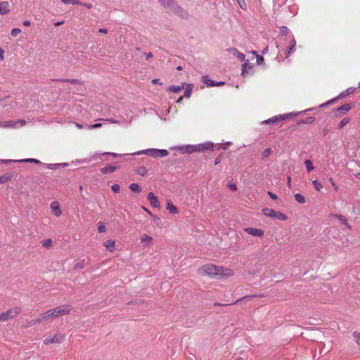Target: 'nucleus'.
<instances>
[{
  "instance_id": "obj_1",
  "label": "nucleus",
  "mask_w": 360,
  "mask_h": 360,
  "mask_svg": "<svg viewBox=\"0 0 360 360\" xmlns=\"http://www.w3.org/2000/svg\"><path fill=\"white\" fill-rule=\"evenodd\" d=\"M71 310L72 306L70 304H63L54 309L47 310L46 312L43 313L42 319L47 320L65 316L69 314Z\"/></svg>"
},
{
  "instance_id": "obj_2",
  "label": "nucleus",
  "mask_w": 360,
  "mask_h": 360,
  "mask_svg": "<svg viewBox=\"0 0 360 360\" xmlns=\"http://www.w3.org/2000/svg\"><path fill=\"white\" fill-rule=\"evenodd\" d=\"M201 274L210 276H217L219 274H223V267H219L212 264H207L201 266L199 269Z\"/></svg>"
},
{
  "instance_id": "obj_3",
  "label": "nucleus",
  "mask_w": 360,
  "mask_h": 360,
  "mask_svg": "<svg viewBox=\"0 0 360 360\" xmlns=\"http://www.w3.org/2000/svg\"><path fill=\"white\" fill-rule=\"evenodd\" d=\"M214 143L212 142H206L197 145H189L186 146V151L188 153L196 152H205L207 150H212L214 148Z\"/></svg>"
},
{
  "instance_id": "obj_4",
  "label": "nucleus",
  "mask_w": 360,
  "mask_h": 360,
  "mask_svg": "<svg viewBox=\"0 0 360 360\" xmlns=\"http://www.w3.org/2000/svg\"><path fill=\"white\" fill-rule=\"evenodd\" d=\"M263 214L269 217L278 219L281 221H285L288 219L287 216L279 211H276L273 209L264 208L262 210Z\"/></svg>"
},
{
  "instance_id": "obj_5",
  "label": "nucleus",
  "mask_w": 360,
  "mask_h": 360,
  "mask_svg": "<svg viewBox=\"0 0 360 360\" xmlns=\"http://www.w3.org/2000/svg\"><path fill=\"white\" fill-rule=\"evenodd\" d=\"M19 311L18 308H14L0 314V321H6L10 319L14 318L19 314Z\"/></svg>"
},
{
  "instance_id": "obj_6",
  "label": "nucleus",
  "mask_w": 360,
  "mask_h": 360,
  "mask_svg": "<svg viewBox=\"0 0 360 360\" xmlns=\"http://www.w3.org/2000/svg\"><path fill=\"white\" fill-rule=\"evenodd\" d=\"M288 117L286 115H280L277 116H274L268 120H266L262 122L263 124H276L278 122L285 120Z\"/></svg>"
},
{
  "instance_id": "obj_7",
  "label": "nucleus",
  "mask_w": 360,
  "mask_h": 360,
  "mask_svg": "<svg viewBox=\"0 0 360 360\" xmlns=\"http://www.w3.org/2000/svg\"><path fill=\"white\" fill-rule=\"evenodd\" d=\"M243 231L250 235H252L253 236H257V237H262L264 233V232L262 229L252 228V227L244 228Z\"/></svg>"
},
{
  "instance_id": "obj_8",
  "label": "nucleus",
  "mask_w": 360,
  "mask_h": 360,
  "mask_svg": "<svg viewBox=\"0 0 360 360\" xmlns=\"http://www.w3.org/2000/svg\"><path fill=\"white\" fill-rule=\"evenodd\" d=\"M65 338L64 336H60L58 335H53V337H49L46 338L44 340V344L45 345H49V344H53V343H61L64 340Z\"/></svg>"
},
{
  "instance_id": "obj_9",
  "label": "nucleus",
  "mask_w": 360,
  "mask_h": 360,
  "mask_svg": "<svg viewBox=\"0 0 360 360\" xmlns=\"http://www.w3.org/2000/svg\"><path fill=\"white\" fill-rule=\"evenodd\" d=\"M50 207H51V210L53 214L56 217H59L61 216L62 211L60 210V205L58 201H53L51 203Z\"/></svg>"
},
{
  "instance_id": "obj_10",
  "label": "nucleus",
  "mask_w": 360,
  "mask_h": 360,
  "mask_svg": "<svg viewBox=\"0 0 360 360\" xmlns=\"http://www.w3.org/2000/svg\"><path fill=\"white\" fill-rule=\"evenodd\" d=\"M140 240H141V243L143 244V246L144 248L146 247H150L152 245V242L153 240V238L148 236V234L146 233H144L143 235H141V238H140Z\"/></svg>"
},
{
  "instance_id": "obj_11",
  "label": "nucleus",
  "mask_w": 360,
  "mask_h": 360,
  "mask_svg": "<svg viewBox=\"0 0 360 360\" xmlns=\"http://www.w3.org/2000/svg\"><path fill=\"white\" fill-rule=\"evenodd\" d=\"M148 200L149 201L150 204L153 207L158 208L160 207V202L158 199V197L155 196L153 193L150 192L148 194Z\"/></svg>"
},
{
  "instance_id": "obj_12",
  "label": "nucleus",
  "mask_w": 360,
  "mask_h": 360,
  "mask_svg": "<svg viewBox=\"0 0 360 360\" xmlns=\"http://www.w3.org/2000/svg\"><path fill=\"white\" fill-rule=\"evenodd\" d=\"M148 152H150L153 157H166L168 155V151L167 150H146L143 151V153H148Z\"/></svg>"
},
{
  "instance_id": "obj_13",
  "label": "nucleus",
  "mask_w": 360,
  "mask_h": 360,
  "mask_svg": "<svg viewBox=\"0 0 360 360\" xmlns=\"http://www.w3.org/2000/svg\"><path fill=\"white\" fill-rule=\"evenodd\" d=\"M227 51L234 55L236 57H237L240 61L245 60V56L244 53L240 52L236 48H230L227 49Z\"/></svg>"
},
{
  "instance_id": "obj_14",
  "label": "nucleus",
  "mask_w": 360,
  "mask_h": 360,
  "mask_svg": "<svg viewBox=\"0 0 360 360\" xmlns=\"http://www.w3.org/2000/svg\"><path fill=\"white\" fill-rule=\"evenodd\" d=\"M10 12L9 3L6 1L0 2V14L6 15Z\"/></svg>"
},
{
  "instance_id": "obj_15",
  "label": "nucleus",
  "mask_w": 360,
  "mask_h": 360,
  "mask_svg": "<svg viewBox=\"0 0 360 360\" xmlns=\"http://www.w3.org/2000/svg\"><path fill=\"white\" fill-rule=\"evenodd\" d=\"M330 217L331 219H337V220H338L340 222L341 224H342L344 226H346L347 227H349V225H348L347 219L344 216L340 215V214H330Z\"/></svg>"
},
{
  "instance_id": "obj_16",
  "label": "nucleus",
  "mask_w": 360,
  "mask_h": 360,
  "mask_svg": "<svg viewBox=\"0 0 360 360\" xmlns=\"http://www.w3.org/2000/svg\"><path fill=\"white\" fill-rule=\"evenodd\" d=\"M4 162H12L13 160H3ZM15 162H30V163H35V164H42L39 160L37 159H34V158H27V159H22V160H15Z\"/></svg>"
},
{
  "instance_id": "obj_17",
  "label": "nucleus",
  "mask_w": 360,
  "mask_h": 360,
  "mask_svg": "<svg viewBox=\"0 0 360 360\" xmlns=\"http://www.w3.org/2000/svg\"><path fill=\"white\" fill-rule=\"evenodd\" d=\"M352 108L351 104H345L337 109V112L340 115H344Z\"/></svg>"
},
{
  "instance_id": "obj_18",
  "label": "nucleus",
  "mask_w": 360,
  "mask_h": 360,
  "mask_svg": "<svg viewBox=\"0 0 360 360\" xmlns=\"http://www.w3.org/2000/svg\"><path fill=\"white\" fill-rule=\"evenodd\" d=\"M12 177L13 174L11 173H6L0 176V184L8 181Z\"/></svg>"
},
{
  "instance_id": "obj_19",
  "label": "nucleus",
  "mask_w": 360,
  "mask_h": 360,
  "mask_svg": "<svg viewBox=\"0 0 360 360\" xmlns=\"http://www.w3.org/2000/svg\"><path fill=\"white\" fill-rule=\"evenodd\" d=\"M167 210L171 213V214H176L178 212L177 208L175 205H174L170 201L167 202Z\"/></svg>"
},
{
  "instance_id": "obj_20",
  "label": "nucleus",
  "mask_w": 360,
  "mask_h": 360,
  "mask_svg": "<svg viewBox=\"0 0 360 360\" xmlns=\"http://www.w3.org/2000/svg\"><path fill=\"white\" fill-rule=\"evenodd\" d=\"M48 169H58L62 166H67V163L63 164H44Z\"/></svg>"
},
{
  "instance_id": "obj_21",
  "label": "nucleus",
  "mask_w": 360,
  "mask_h": 360,
  "mask_svg": "<svg viewBox=\"0 0 360 360\" xmlns=\"http://www.w3.org/2000/svg\"><path fill=\"white\" fill-rule=\"evenodd\" d=\"M185 85H186V88L184 91V96L186 98H190L193 85L191 84H186Z\"/></svg>"
},
{
  "instance_id": "obj_22",
  "label": "nucleus",
  "mask_w": 360,
  "mask_h": 360,
  "mask_svg": "<svg viewBox=\"0 0 360 360\" xmlns=\"http://www.w3.org/2000/svg\"><path fill=\"white\" fill-rule=\"evenodd\" d=\"M129 189L134 193H140L141 191V186L136 183H132L129 185Z\"/></svg>"
},
{
  "instance_id": "obj_23",
  "label": "nucleus",
  "mask_w": 360,
  "mask_h": 360,
  "mask_svg": "<svg viewBox=\"0 0 360 360\" xmlns=\"http://www.w3.org/2000/svg\"><path fill=\"white\" fill-rule=\"evenodd\" d=\"M186 84H183L182 86H171L169 89V91L174 92V93H178L180 91H181L184 88V85Z\"/></svg>"
},
{
  "instance_id": "obj_24",
  "label": "nucleus",
  "mask_w": 360,
  "mask_h": 360,
  "mask_svg": "<svg viewBox=\"0 0 360 360\" xmlns=\"http://www.w3.org/2000/svg\"><path fill=\"white\" fill-rule=\"evenodd\" d=\"M42 316H43V314H41L37 319L31 320L29 322V325L33 326V325L41 323L42 321L45 320V319H42Z\"/></svg>"
},
{
  "instance_id": "obj_25",
  "label": "nucleus",
  "mask_w": 360,
  "mask_h": 360,
  "mask_svg": "<svg viewBox=\"0 0 360 360\" xmlns=\"http://www.w3.org/2000/svg\"><path fill=\"white\" fill-rule=\"evenodd\" d=\"M203 82L209 86H216V84L214 81L209 79L207 76H205L202 77Z\"/></svg>"
},
{
  "instance_id": "obj_26",
  "label": "nucleus",
  "mask_w": 360,
  "mask_h": 360,
  "mask_svg": "<svg viewBox=\"0 0 360 360\" xmlns=\"http://www.w3.org/2000/svg\"><path fill=\"white\" fill-rule=\"evenodd\" d=\"M304 165L306 166V169L308 172H310L311 171H312L314 169L312 162L309 160H306L304 161Z\"/></svg>"
},
{
  "instance_id": "obj_27",
  "label": "nucleus",
  "mask_w": 360,
  "mask_h": 360,
  "mask_svg": "<svg viewBox=\"0 0 360 360\" xmlns=\"http://www.w3.org/2000/svg\"><path fill=\"white\" fill-rule=\"evenodd\" d=\"M295 44H296V41L292 38L290 41V45L288 47L286 57H288L289 56V54L292 51V50L294 49V47L295 46Z\"/></svg>"
},
{
  "instance_id": "obj_28",
  "label": "nucleus",
  "mask_w": 360,
  "mask_h": 360,
  "mask_svg": "<svg viewBox=\"0 0 360 360\" xmlns=\"http://www.w3.org/2000/svg\"><path fill=\"white\" fill-rule=\"evenodd\" d=\"M295 200L299 202V203H304L305 202V198L303 195L300 194V193H296L295 195Z\"/></svg>"
},
{
  "instance_id": "obj_29",
  "label": "nucleus",
  "mask_w": 360,
  "mask_h": 360,
  "mask_svg": "<svg viewBox=\"0 0 360 360\" xmlns=\"http://www.w3.org/2000/svg\"><path fill=\"white\" fill-rule=\"evenodd\" d=\"M41 244H42L43 247L46 248H49L52 245L53 241L51 239L48 238V239L44 240L41 242Z\"/></svg>"
},
{
  "instance_id": "obj_30",
  "label": "nucleus",
  "mask_w": 360,
  "mask_h": 360,
  "mask_svg": "<svg viewBox=\"0 0 360 360\" xmlns=\"http://www.w3.org/2000/svg\"><path fill=\"white\" fill-rule=\"evenodd\" d=\"M223 270H224V273L223 274H219L218 275H223V276H226L230 277V276H232L234 274L233 271L231 270V269L223 268Z\"/></svg>"
},
{
  "instance_id": "obj_31",
  "label": "nucleus",
  "mask_w": 360,
  "mask_h": 360,
  "mask_svg": "<svg viewBox=\"0 0 360 360\" xmlns=\"http://www.w3.org/2000/svg\"><path fill=\"white\" fill-rule=\"evenodd\" d=\"M102 125L103 124L101 123H96L94 124H86L85 128H86L89 130H91L94 129L99 128V127H102Z\"/></svg>"
},
{
  "instance_id": "obj_32",
  "label": "nucleus",
  "mask_w": 360,
  "mask_h": 360,
  "mask_svg": "<svg viewBox=\"0 0 360 360\" xmlns=\"http://www.w3.org/2000/svg\"><path fill=\"white\" fill-rule=\"evenodd\" d=\"M312 184L317 191H320L323 188L322 184L317 180L312 181Z\"/></svg>"
},
{
  "instance_id": "obj_33",
  "label": "nucleus",
  "mask_w": 360,
  "mask_h": 360,
  "mask_svg": "<svg viewBox=\"0 0 360 360\" xmlns=\"http://www.w3.org/2000/svg\"><path fill=\"white\" fill-rule=\"evenodd\" d=\"M314 121H315V117H306L304 120H302L301 122L303 123V124H311Z\"/></svg>"
},
{
  "instance_id": "obj_34",
  "label": "nucleus",
  "mask_w": 360,
  "mask_h": 360,
  "mask_svg": "<svg viewBox=\"0 0 360 360\" xmlns=\"http://www.w3.org/2000/svg\"><path fill=\"white\" fill-rule=\"evenodd\" d=\"M101 172L103 174L112 173V165H108V166L102 168L101 169Z\"/></svg>"
},
{
  "instance_id": "obj_35",
  "label": "nucleus",
  "mask_w": 360,
  "mask_h": 360,
  "mask_svg": "<svg viewBox=\"0 0 360 360\" xmlns=\"http://www.w3.org/2000/svg\"><path fill=\"white\" fill-rule=\"evenodd\" d=\"M60 1L65 4H72V5L80 4V1H79L77 0H60Z\"/></svg>"
},
{
  "instance_id": "obj_36",
  "label": "nucleus",
  "mask_w": 360,
  "mask_h": 360,
  "mask_svg": "<svg viewBox=\"0 0 360 360\" xmlns=\"http://www.w3.org/2000/svg\"><path fill=\"white\" fill-rule=\"evenodd\" d=\"M98 231L99 233H104L106 231V227L105 224L99 222L98 224Z\"/></svg>"
},
{
  "instance_id": "obj_37",
  "label": "nucleus",
  "mask_w": 360,
  "mask_h": 360,
  "mask_svg": "<svg viewBox=\"0 0 360 360\" xmlns=\"http://www.w3.org/2000/svg\"><path fill=\"white\" fill-rule=\"evenodd\" d=\"M349 118H344L339 124V128L340 129H342L345 126H346L349 122Z\"/></svg>"
},
{
  "instance_id": "obj_38",
  "label": "nucleus",
  "mask_w": 360,
  "mask_h": 360,
  "mask_svg": "<svg viewBox=\"0 0 360 360\" xmlns=\"http://www.w3.org/2000/svg\"><path fill=\"white\" fill-rule=\"evenodd\" d=\"M21 32V30L19 29V28H13L12 29L11 32V35L13 37H15L16 36H18L20 33Z\"/></svg>"
},
{
  "instance_id": "obj_39",
  "label": "nucleus",
  "mask_w": 360,
  "mask_h": 360,
  "mask_svg": "<svg viewBox=\"0 0 360 360\" xmlns=\"http://www.w3.org/2000/svg\"><path fill=\"white\" fill-rule=\"evenodd\" d=\"M65 82H68L72 84H82V82L76 79H67V80H65Z\"/></svg>"
},
{
  "instance_id": "obj_40",
  "label": "nucleus",
  "mask_w": 360,
  "mask_h": 360,
  "mask_svg": "<svg viewBox=\"0 0 360 360\" xmlns=\"http://www.w3.org/2000/svg\"><path fill=\"white\" fill-rule=\"evenodd\" d=\"M271 153V148H266L265 149L262 154V158H265L269 157Z\"/></svg>"
},
{
  "instance_id": "obj_41",
  "label": "nucleus",
  "mask_w": 360,
  "mask_h": 360,
  "mask_svg": "<svg viewBox=\"0 0 360 360\" xmlns=\"http://www.w3.org/2000/svg\"><path fill=\"white\" fill-rule=\"evenodd\" d=\"M105 246L109 251H112V240H108L105 243Z\"/></svg>"
},
{
  "instance_id": "obj_42",
  "label": "nucleus",
  "mask_w": 360,
  "mask_h": 360,
  "mask_svg": "<svg viewBox=\"0 0 360 360\" xmlns=\"http://www.w3.org/2000/svg\"><path fill=\"white\" fill-rule=\"evenodd\" d=\"M165 6H170L172 4V0H160Z\"/></svg>"
},
{
  "instance_id": "obj_43",
  "label": "nucleus",
  "mask_w": 360,
  "mask_h": 360,
  "mask_svg": "<svg viewBox=\"0 0 360 360\" xmlns=\"http://www.w3.org/2000/svg\"><path fill=\"white\" fill-rule=\"evenodd\" d=\"M139 174L144 176L146 173V169L145 167H139L137 170Z\"/></svg>"
},
{
  "instance_id": "obj_44",
  "label": "nucleus",
  "mask_w": 360,
  "mask_h": 360,
  "mask_svg": "<svg viewBox=\"0 0 360 360\" xmlns=\"http://www.w3.org/2000/svg\"><path fill=\"white\" fill-rule=\"evenodd\" d=\"M84 266H85L84 262L81 261L75 264V269H83L84 267Z\"/></svg>"
},
{
  "instance_id": "obj_45",
  "label": "nucleus",
  "mask_w": 360,
  "mask_h": 360,
  "mask_svg": "<svg viewBox=\"0 0 360 360\" xmlns=\"http://www.w3.org/2000/svg\"><path fill=\"white\" fill-rule=\"evenodd\" d=\"M228 187L229 188V189H231L233 191H236L237 190V186L233 183H229Z\"/></svg>"
},
{
  "instance_id": "obj_46",
  "label": "nucleus",
  "mask_w": 360,
  "mask_h": 360,
  "mask_svg": "<svg viewBox=\"0 0 360 360\" xmlns=\"http://www.w3.org/2000/svg\"><path fill=\"white\" fill-rule=\"evenodd\" d=\"M248 68V61H245L243 65H242V75H244L245 74V72L246 71V69Z\"/></svg>"
},
{
  "instance_id": "obj_47",
  "label": "nucleus",
  "mask_w": 360,
  "mask_h": 360,
  "mask_svg": "<svg viewBox=\"0 0 360 360\" xmlns=\"http://www.w3.org/2000/svg\"><path fill=\"white\" fill-rule=\"evenodd\" d=\"M240 7L243 9L246 8V4L244 0H237Z\"/></svg>"
},
{
  "instance_id": "obj_48",
  "label": "nucleus",
  "mask_w": 360,
  "mask_h": 360,
  "mask_svg": "<svg viewBox=\"0 0 360 360\" xmlns=\"http://www.w3.org/2000/svg\"><path fill=\"white\" fill-rule=\"evenodd\" d=\"M253 297H255V295H251V296H246V297H244L243 298H240L238 300H236V303H239L240 302L243 301V300H250L251 298H252Z\"/></svg>"
},
{
  "instance_id": "obj_49",
  "label": "nucleus",
  "mask_w": 360,
  "mask_h": 360,
  "mask_svg": "<svg viewBox=\"0 0 360 360\" xmlns=\"http://www.w3.org/2000/svg\"><path fill=\"white\" fill-rule=\"evenodd\" d=\"M79 5L83 6L86 7L88 9H91L93 7L92 4H89V3H82V2H80Z\"/></svg>"
},
{
  "instance_id": "obj_50",
  "label": "nucleus",
  "mask_w": 360,
  "mask_h": 360,
  "mask_svg": "<svg viewBox=\"0 0 360 360\" xmlns=\"http://www.w3.org/2000/svg\"><path fill=\"white\" fill-rule=\"evenodd\" d=\"M268 195L270 196V198L273 200H277V195L273 193L271 191H268Z\"/></svg>"
},
{
  "instance_id": "obj_51",
  "label": "nucleus",
  "mask_w": 360,
  "mask_h": 360,
  "mask_svg": "<svg viewBox=\"0 0 360 360\" xmlns=\"http://www.w3.org/2000/svg\"><path fill=\"white\" fill-rule=\"evenodd\" d=\"M221 155H219L216 158V159L214 160V165H218L221 161Z\"/></svg>"
},
{
  "instance_id": "obj_52",
  "label": "nucleus",
  "mask_w": 360,
  "mask_h": 360,
  "mask_svg": "<svg viewBox=\"0 0 360 360\" xmlns=\"http://www.w3.org/2000/svg\"><path fill=\"white\" fill-rule=\"evenodd\" d=\"M329 181H330V182L331 183V185H332V186L334 188V189H335V191H337V190H338V186H337L336 184L334 182L333 179L332 178H330V179H329Z\"/></svg>"
},
{
  "instance_id": "obj_53",
  "label": "nucleus",
  "mask_w": 360,
  "mask_h": 360,
  "mask_svg": "<svg viewBox=\"0 0 360 360\" xmlns=\"http://www.w3.org/2000/svg\"><path fill=\"white\" fill-rule=\"evenodd\" d=\"M354 336L356 338V343L358 344L359 346H360V337L357 336L356 332L354 333Z\"/></svg>"
},
{
  "instance_id": "obj_54",
  "label": "nucleus",
  "mask_w": 360,
  "mask_h": 360,
  "mask_svg": "<svg viewBox=\"0 0 360 360\" xmlns=\"http://www.w3.org/2000/svg\"><path fill=\"white\" fill-rule=\"evenodd\" d=\"M4 59V51L0 48V60H3Z\"/></svg>"
},
{
  "instance_id": "obj_55",
  "label": "nucleus",
  "mask_w": 360,
  "mask_h": 360,
  "mask_svg": "<svg viewBox=\"0 0 360 360\" xmlns=\"http://www.w3.org/2000/svg\"><path fill=\"white\" fill-rule=\"evenodd\" d=\"M257 62L258 64H260L264 60V58L262 56H260L259 55H257Z\"/></svg>"
},
{
  "instance_id": "obj_56",
  "label": "nucleus",
  "mask_w": 360,
  "mask_h": 360,
  "mask_svg": "<svg viewBox=\"0 0 360 360\" xmlns=\"http://www.w3.org/2000/svg\"><path fill=\"white\" fill-rule=\"evenodd\" d=\"M152 83L154 84H160L162 85V84L161 82H160V79H154L152 80Z\"/></svg>"
},
{
  "instance_id": "obj_57",
  "label": "nucleus",
  "mask_w": 360,
  "mask_h": 360,
  "mask_svg": "<svg viewBox=\"0 0 360 360\" xmlns=\"http://www.w3.org/2000/svg\"><path fill=\"white\" fill-rule=\"evenodd\" d=\"M120 191V186L117 184H114V193H117Z\"/></svg>"
},
{
  "instance_id": "obj_58",
  "label": "nucleus",
  "mask_w": 360,
  "mask_h": 360,
  "mask_svg": "<svg viewBox=\"0 0 360 360\" xmlns=\"http://www.w3.org/2000/svg\"><path fill=\"white\" fill-rule=\"evenodd\" d=\"M23 25H24L25 26L28 27V26H30V25H31V22H30V21H29V20H25V21L23 22Z\"/></svg>"
},
{
  "instance_id": "obj_59",
  "label": "nucleus",
  "mask_w": 360,
  "mask_h": 360,
  "mask_svg": "<svg viewBox=\"0 0 360 360\" xmlns=\"http://www.w3.org/2000/svg\"><path fill=\"white\" fill-rule=\"evenodd\" d=\"M99 32L101 33H104V34H106L108 32V30L105 28H101L98 30Z\"/></svg>"
},
{
  "instance_id": "obj_60",
  "label": "nucleus",
  "mask_w": 360,
  "mask_h": 360,
  "mask_svg": "<svg viewBox=\"0 0 360 360\" xmlns=\"http://www.w3.org/2000/svg\"><path fill=\"white\" fill-rule=\"evenodd\" d=\"M65 80H67V79H53V81L63 82H65Z\"/></svg>"
},
{
  "instance_id": "obj_61",
  "label": "nucleus",
  "mask_w": 360,
  "mask_h": 360,
  "mask_svg": "<svg viewBox=\"0 0 360 360\" xmlns=\"http://www.w3.org/2000/svg\"><path fill=\"white\" fill-rule=\"evenodd\" d=\"M76 127L79 129H82L84 127V126L82 124H78V123H76Z\"/></svg>"
},
{
  "instance_id": "obj_62",
  "label": "nucleus",
  "mask_w": 360,
  "mask_h": 360,
  "mask_svg": "<svg viewBox=\"0 0 360 360\" xmlns=\"http://www.w3.org/2000/svg\"><path fill=\"white\" fill-rule=\"evenodd\" d=\"M63 23V21H59V22H56V23H55V25H56V26H58V25H62Z\"/></svg>"
},
{
  "instance_id": "obj_63",
  "label": "nucleus",
  "mask_w": 360,
  "mask_h": 360,
  "mask_svg": "<svg viewBox=\"0 0 360 360\" xmlns=\"http://www.w3.org/2000/svg\"><path fill=\"white\" fill-rule=\"evenodd\" d=\"M230 143L227 142L224 146L223 149L226 150L227 148V146H229Z\"/></svg>"
},
{
  "instance_id": "obj_64",
  "label": "nucleus",
  "mask_w": 360,
  "mask_h": 360,
  "mask_svg": "<svg viewBox=\"0 0 360 360\" xmlns=\"http://www.w3.org/2000/svg\"><path fill=\"white\" fill-rule=\"evenodd\" d=\"M152 56H153L152 53H148V55H147L146 58H147V59H149V58H151Z\"/></svg>"
}]
</instances>
